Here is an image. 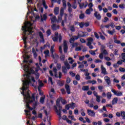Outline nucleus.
I'll use <instances>...</instances> for the list:
<instances>
[{"instance_id": "obj_1", "label": "nucleus", "mask_w": 125, "mask_h": 125, "mask_svg": "<svg viewBox=\"0 0 125 125\" xmlns=\"http://www.w3.org/2000/svg\"><path fill=\"white\" fill-rule=\"evenodd\" d=\"M30 83L31 81H25L22 83L23 86L21 88L22 92H21L23 96H24V99L27 100L26 102V108L29 109V110H33L34 108L30 106V104L33 103L34 102H36V97H35V94H33L32 97H31V91L29 90V86H30Z\"/></svg>"}, {"instance_id": "obj_2", "label": "nucleus", "mask_w": 125, "mask_h": 125, "mask_svg": "<svg viewBox=\"0 0 125 125\" xmlns=\"http://www.w3.org/2000/svg\"><path fill=\"white\" fill-rule=\"evenodd\" d=\"M22 31L23 32V34L25 36H30V35H33V27L31 26H28L27 25L23 26L21 28Z\"/></svg>"}, {"instance_id": "obj_3", "label": "nucleus", "mask_w": 125, "mask_h": 125, "mask_svg": "<svg viewBox=\"0 0 125 125\" xmlns=\"http://www.w3.org/2000/svg\"><path fill=\"white\" fill-rule=\"evenodd\" d=\"M63 63L65 66H62V72L64 73V74H67V70H70V69H71V65L69 64L67 61L64 62Z\"/></svg>"}, {"instance_id": "obj_4", "label": "nucleus", "mask_w": 125, "mask_h": 125, "mask_svg": "<svg viewBox=\"0 0 125 125\" xmlns=\"http://www.w3.org/2000/svg\"><path fill=\"white\" fill-rule=\"evenodd\" d=\"M57 107L59 108V110L58 109H57V107L56 105L54 106V109L55 110V112H56L58 116H59V120L61 119V110H62V106L60 105V104L57 105Z\"/></svg>"}, {"instance_id": "obj_5", "label": "nucleus", "mask_w": 125, "mask_h": 125, "mask_svg": "<svg viewBox=\"0 0 125 125\" xmlns=\"http://www.w3.org/2000/svg\"><path fill=\"white\" fill-rule=\"evenodd\" d=\"M60 15L58 17V21H61L62 20V17L64 15V9L63 8H61Z\"/></svg>"}, {"instance_id": "obj_6", "label": "nucleus", "mask_w": 125, "mask_h": 125, "mask_svg": "<svg viewBox=\"0 0 125 125\" xmlns=\"http://www.w3.org/2000/svg\"><path fill=\"white\" fill-rule=\"evenodd\" d=\"M104 54V55H107V54H108V52L107 51V50L106 49L102 50V51L101 52V53L100 54V55L99 56V58L101 60H102V59H103Z\"/></svg>"}, {"instance_id": "obj_7", "label": "nucleus", "mask_w": 125, "mask_h": 125, "mask_svg": "<svg viewBox=\"0 0 125 125\" xmlns=\"http://www.w3.org/2000/svg\"><path fill=\"white\" fill-rule=\"evenodd\" d=\"M111 92L114 93V95H116V96H122L123 93L121 92H119L118 91H116L114 89H111Z\"/></svg>"}, {"instance_id": "obj_8", "label": "nucleus", "mask_w": 125, "mask_h": 125, "mask_svg": "<svg viewBox=\"0 0 125 125\" xmlns=\"http://www.w3.org/2000/svg\"><path fill=\"white\" fill-rule=\"evenodd\" d=\"M63 51L64 53H67L68 52V44L66 40L63 41Z\"/></svg>"}, {"instance_id": "obj_9", "label": "nucleus", "mask_w": 125, "mask_h": 125, "mask_svg": "<svg viewBox=\"0 0 125 125\" xmlns=\"http://www.w3.org/2000/svg\"><path fill=\"white\" fill-rule=\"evenodd\" d=\"M87 113L88 116H90V117H95V112H94L93 110L87 109Z\"/></svg>"}, {"instance_id": "obj_10", "label": "nucleus", "mask_w": 125, "mask_h": 125, "mask_svg": "<svg viewBox=\"0 0 125 125\" xmlns=\"http://www.w3.org/2000/svg\"><path fill=\"white\" fill-rule=\"evenodd\" d=\"M94 15L96 17L97 20H101V15L98 13V12L96 11L94 13Z\"/></svg>"}, {"instance_id": "obj_11", "label": "nucleus", "mask_w": 125, "mask_h": 125, "mask_svg": "<svg viewBox=\"0 0 125 125\" xmlns=\"http://www.w3.org/2000/svg\"><path fill=\"white\" fill-rule=\"evenodd\" d=\"M104 81L106 82V83H107L108 85H110L111 83V78L108 76L104 77Z\"/></svg>"}, {"instance_id": "obj_12", "label": "nucleus", "mask_w": 125, "mask_h": 125, "mask_svg": "<svg viewBox=\"0 0 125 125\" xmlns=\"http://www.w3.org/2000/svg\"><path fill=\"white\" fill-rule=\"evenodd\" d=\"M55 37L59 38V42L60 43L62 42V36L61 35V34H59L58 35V32H55Z\"/></svg>"}, {"instance_id": "obj_13", "label": "nucleus", "mask_w": 125, "mask_h": 125, "mask_svg": "<svg viewBox=\"0 0 125 125\" xmlns=\"http://www.w3.org/2000/svg\"><path fill=\"white\" fill-rule=\"evenodd\" d=\"M65 88L66 90V92L67 94H71V89H70V86L68 84L65 85Z\"/></svg>"}, {"instance_id": "obj_14", "label": "nucleus", "mask_w": 125, "mask_h": 125, "mask_svg": "<svg viewBox=\"0 0 125 125\" xmlns=\"http://www.w3.org/2000/svg\"><path fill=\"white\" fill-rule=\"evenodd\" d=\"M51 20V23L52 24H53V23H55V22H58V21L57 20V18H56V16H54L52 17V18H50Z\"/></svg>"}, {"instance_id": "obj_15", "label": "nucleus", "mask_w": 125, "mask_h": 125, "mask_svg": "<svg viewBox=\"0 0 125 125\" xmlns=\"http://www.w3.org/2000/svg\"><path fill=\"white\" fill-rule=\"evenodd\" d=\"M87 40L88 42L86 43V45H90L92 43V42H93V38L90 37Z\"/></svg>"}, {"instance_id": "obj_16", "label": "nucleus", "mask_w": 125, "mask_h": 125, "mask_svg": "<svg viewBox=\"0 0 125 125\" xmlns=\"http://www.w3.org/2000/svg\"><path fill=\"white\" fill-rule=\"evenodd\" d=\"M101 69L102 70V74H104V75H107V72H106V68L104 67L103 65L101 66Z\"/></svg>"}, {"instance_id": "obj_17", "label": "nucleus", "mask_w": 125, "mask_h": 125, "mask_svg": "<svg viewBox=\"0 0 125 125\" xmlns=\"http://www.w3.org/2000/svg\"><path fill=\"white\" fill-rule=\"evenodd\" d=\"M41 21L42 22H43V21H46V19H47V16L46 14H43V16L41 15Z\"/></svg>"}, {"instance_id": "obj_18", "label": "nucleus", "mask_w": 125, "mask_h": 125, "mask_svg": "<svg viewBox=\"0 0 125 125\" xmlns=\"http://www.w3.org/2000/svg\"><path fill=\"white\" fill-rule=\"evenodd\" d=\"M38 83H39L38 90H40L41 87H42V86L43 85V83H42V81L40 80H38Z\"/></svg>"}, {"instance_id": "obj_19", "label": "nucleus", "mask_w": 125, "mask_h": 125, "mask_svg": "<svg viewBox=\"0 0 125 125\" xmlns=\"http://www.w3.org/2000/svg\"><path fill=\"white\" fill-rule=\"evenodd\" d=\"M54 13L55 15H58L59 13V8L56 7L55 8L54 10Z\"/></svg>"}, {"instance_id": "obj_20", "label": "nucleus", "mask_w": 125, "mask_h": 125, "mask_svg": "<svg viewBox=\"0 0 125 125\" xmlns=\"http://www.w3.org/2000/svg\"><path fill=\"white\" fill-rule=\"evenodd\" d=\"M118 103V98L117 97L114 98L112 101V104L115 105Z\"/></svg>"}, {"instance_id": "obj_21", "label": "nucleus", "mask_w": 125, "mask_h": 125, "mask_svg": "<svg viewBox=\"0 0 125 125\" xmlns=\"http://www.w3.org/2000/svg\"><path fill=\"white\" fill-rule=\"evenodd\" d=\"M64 19V20L62 21V27H64V26H65V25L64 24V22H67V14H65V16Z\"/></svg>"}, {"instance_id": "obj_22", "label": "nucleus", "mask_w": 125, "mask_h": 125, "mask_svg": "<svg viewBox=\"0 0 125 125\" xmlns=\"http://www.w3.org/2000/svg\"><path fill=\"white\" fill-rule=\"evenodd\" d=\"M69 104L71 109H75V107H76V104L75 103L72 102L71 104Z\"/></svg>"}, {"instance_id": "obj_23", "label": "nucleus", "mask_w": 125, "mask_h": 125, "mask_svg": "<svg viewBox=\"0 0 125 125\" xmlns=\"http://www.w3.org/2000/svg\"><path fill=\"white\" fill-rule=\"evenodd\" d=\"M116 32V30L115 29H113L112 31L111 30H108L107 31L108 34L109 35H111V36H113L114 35V33Z\"/></svg>"}, {"instance_id": "obj_24", "label": "nucleus", "mask_w": 125, "mask_h": 125, "mask_svg": "<svg viewBox=\"0 0 125 125\" xmlns=\"http://www.w3.org/2000/svg\"><path fill=\"white\" fill-rule=\"evenodd\" d=\"M29 65H25L24 66V71H25V72H28L29 71Z\"/></svg>"}, {"instance_id": "obj_25", "label": "nucleus", "mask_w": 125, "mask_h": 125, "mask_svg": "<svg viewBox=\"0 0 125 125\" xmlns=\"http://www.w3.org/2000/svg\"><path fill=\"white\" fill-rule=\"evenodd\" d=\"M78 37L79 38H80V37L81 38H83L84 37H85V35L83 32H81L78 33Z\"/></svg>"}, {"instance_id": "obj_26", "label": "nucleus", "mask_w": 125, "mask_h": 125, "mask_svg": "<svg viewBox=\"0 0 125 125\" xmlns=\"http://www.w3.org/2000/svg\"><path fill=\"white\" fill-rule=\"evenodd\" d=\"M42 0V5L43 7H44L45 9H47L48 8V6L46 5V3L45 2V0Z\"/></svg>"}, {"instance_id": "obj_27", "label": "nucleus", "mask_w": 125, "mask_h": 125, "mask_svg": "<svg viewBox=\"0 0 125 125\" xmlns=\"http://www.w3.org/2000/svg\"><path fill=\"white\" fill-rule=\"evenodd\" d=\"M32 53H33L34 57H37V56H38V54H37V52L34 47L32 48Z\"/></svg>"}, {"instance_id": "obj_28", "label": "nucleus", "mask_w": 125, "mask_h": 125, "mask_svg": "<svg viewBox=\"0 0 125 125\" xmlns=\"http://www.w3.org/2000/svg\"><path fill=\"white\" fill-rule=\"evenodd\" d=\"M83 90H84V91H87L88 89H89V86H83L82 87Z\"/></svg>"}, {"instance_id": "obj_29", "label": "nucleus", "mask_w": 125, "mask_h": 125, "mask_svg": "<svg viewBox=\"0 0 125 125\" xmlns=\"http://www.w3.org/2000/svg\"><path fill=\"white\" fill-rule=\"evenodd\" d=\"M62 6L64 8L67 7V1H66V0H62Z\"/></svg>"}, {"instance_id": "obj_30", "label": "nucleus", "mask_w": 125, "mask_h": 125, "mask_svg": "<svg viewBox=\"0 0 125 125\" xmlns=\"http://www.w3.org/2000/svg\"><path fill=\"white\" fill-rule=\"evenodd\" d=\"M58 39H59V38L56 37V36L52 37V40L55 42H58Z\"/></svg>"}, {"instance_id": "obj_31", "label": "nucleus", "mask_w": 125, "mask_h": 125, "mask_svg": "<svg viewBox=\"0 0 125 125\" xmlns=\"http://www.w3.org/2000/svg\"><path fill=\"white\" fill-rule=\"evenodd\" d=\"M57 83L59 84L60 86H63L64 85V83L60 80L58 81Z\"/></svg>"}, {"instance_id": "obj_32", "label": "nucleus", "mask_w": 125, "mask_h": 125, "mask_svg": "<svg viewBox=\"0 0 125 125\" xmlns=\"http://www.w3.org/2000/svg\"><path fill=\"white\" fill-rule=\"evenodd\" d=\"M51 28H52L53 31H56V30H57V26H56V24H53L51 26Z\"/></svg>"}, {"instance_id": "obj_33", "label": "nucleus", "mask_w": 125, "mask_h": 125, "mask_svg": "<svg viewBox=\"0 0 125 125\" xmlns=\"http://www.w3.org/2000/svg\"><path fill=\"white\" fill-rule=\"evenodd\" d=\"M111 97H112V93H111V92H107V99H111Z\"/></svg>"}, {"instance_id": "obj_34", "label": "nucleus", "mask_w": 125, "mask_h": 125, "mask_svg": "<svg viewBox=\"0 0 125 125\" xmlns=\"http://www.w3.org/2000/svg\"><path fill=\"white\" fill-rule=\"evenodd\" d=\"M96 100L98 103H100V101H101V100H100V96H96Z\"/></svg>"}, {"instance_id": "obj_35", "label": "nucleus", "mask_w": 125, "mask_h": 125, "mask_svg": "<svg viewBox=\"0 0 125 125\" xmlns=\"http://www.w3.org/2000/svg\"><path fill=\"white\" fill-rule=\"evenodd\" d=\"M68 12H69L70 13V16H72V11H73V9H72V7H68Z\"/></svg>"}, {"instance_id": "obj_36", "label": "nucleus", "mask_w": 125, "mask_h": 125, "mask_svg": "<svg viewBox=\"0 0 125 125\" xmlns=\"http://www.w3.org/2000/svg\"><path fill=\"white\" fill-rule=\"evenodd\" d=\"M121 117H122V118H123V119L124 118H125V111H121Z\"/></svg>"}, {"instance_id": "obj_37", "label": "nucleus", "mask_w": 125, "mask_h": 125, "mask_svg": "<svg viewBox=\"0 0 125 125\" xmlns=\"http://www.w3.org/2000/svg\"><path fill=\"white\" fill-rule=\"evenodd\" d=\"M60 59L61 61H64L65 60V55H61Z\"/></svg>"}, {"instance_id": "obj_38", "label": "nucleus", "mask_w": 125, "mask_h": 125, "mask_svg": "<svg viewBox=\"0 0 125 125\" xmlns=\"http://www.w3.org/2000/svg\"><path fill=\"white\" fill-rule=\"evenodd\" d=\"M46 35L47 37H49L50 35H51V31H50V29H48L46 31Z\"/></svg>"}, {"instance_id": "obj_39", "label": "nucleus", "mask_w": 125, "mask_h": 125, "mask_svg": "<svg viewBox=\"0 0 125 125\" xmlns=\"http://www.w3.org/2000/svg\"><path fill=\"white\" fill-rule=\"evenodd\" d=\"M39 35L40 39H42V38H43V34H42V31H40L39 32Z\"/></svg>"}, {"instance_id": "obj_40", "label": "nucleus", "mask_w": 125, "mask_h": 125, "mask_svg": "<svg viewBox=\"0 0 125 125\" xmlns=\"http://www.w3.org/2000/svg\"><path fill=\"white\" fill-rule=\"evenodd\" d=\"M78 25H79L80 28H83V26H84V24L83 22L79 23V24Z\"/></svg>"}, {"instance_id": "obj_41", "label": "nucleus", "mask_w": 125, "mask_h": 125, "mask_svg": "<svg viewBox=\"0 0 125 125\" xmlns=\"http://www.w3.org/2000/svg\"><path fill=\"white\" fill-rule=\"evenodd\" d=\"M75 79H76V80H77V81H80V80H81V76H80V75L77 74L75 76Z\"/></svg>"}, {"instance_id": "obj_42", "label": "nucleus", "mask_w": 125, "mask_h": 125, "mask_svg": "<svg viewBox=\"0 0 125 125\" xmlns=\"http://www.w3.org/2000/svg\"><path fill=\"white\" fill-rule=\"evenodd\" d=\"M56 105H60V99L58 98L57 99V100L56 101Z\"/></svg>"}, {"instance_id": "obj_43", "label": "nucleus", "mask_w": 125, "mask_h": 125, "mask_svg": "<svg viewBox=\"0 0 125 125\" xmlns=\"http://www.w3.org/2000/svg\"><path fill=\"white\" fill-rule=\"evenodd\" d=\"M76 51H81L82 50V47L80 46H77L75 49Z\"/></svg>"}, {"instance_id": "obj_44", "label": "nucleus", "mask_w": 125, "mask_h": 125, "mask_svg": "<svg viewBox=\"0 0 125 125\" xmlns=\"http://www.w3.org/2000/svg\"><path fill=\"white\" fill-rule=\"evenodd\" d=\"M119 71L121 72L125 73V68L123 67H120L119 68Z\"/></svg>"}, {"instance_id": "obj_45", "label": "nucleus", "mask_w": 125, "mask_h": 125, "mask_svg": "<svg viewBox=\"0 0 125 125\" xmlns=\"http://www.w3.org/2000/svg\"><path fill=\"white\" fill-rule=\"evenodd\" d=\"M79 18H80V19H83V18H84V14H81L79 15Z\"/></svg>"}, {"instance_id": "obj_46", "label": "nucleus", "mask_w": 125, "mask_h": 125, "mask_svg": "<svg viewBox=\"0 0 125 125\" xmlns=\"http://www.w3.org/2000/svg\"><path fill=\"white\" fill-rule=\"evenodd\" d=\"M35 76L36 80H39V78H40V73H39V72H37L35 74Z\"/></svg>"}, {"instance_id": "obj_47", "label": "nucleus", "mask_w": 125, "mask_h": 125, "mask_svg": "<svg viewBox=\"0 0 125 125\" xmlns=\"http://www.w3.org/2000/svg\"><path fill=\"white\" fill-rule=\"evenodd\" d=\"M70 31H71V32H75V26H70Z\"/></svg>"}, {"instance_id": "obj_48", "label": "nucleus", "mask_w": 125, "mask_h": 125, "mask_svg": "<svg viewBox=\"0 0 125 125\" xmlns=\"http://www.w3.org/2000/svg\"><path fill=\"white\" fill-rule=\"evenodd\" d=\"M69 42L70 43H73L74 42H75V40L73 38L70 39Z\"/></svg>"}, {"instance_id": "obj_49", "label": "nucleus", "mask_w": 125, "mask_h": 125, "mask_svg": "<svg viewBox=\"0 0 125 125\" xmlns=\"http://www.w3.org/2000/svg\"><path fill=\"white\" fill-rule=\"evenodd\" d=\"M89 53H90V54H91V55H95L96 53H95V51H93V50H90L89 51Z\"/></svg>"}, {"instance_id": "obj_50", "label": "nucleus", "mask_w": 125, "mask_h": 125, "mask_svg": "<svg viewBox=\"0 0 125 125\" xmlns=\"http://www.w3.org/2000/svg\"><path fill=\"white\" fill-rule=\"evenodd\" d=\"M78 45V42H74L72 44V47H77Z\"/></svg>"}, {"instance_id": "obj_51", "label": "nucleus", "mask_w": 125, "mask_h": 125, "mask_svg": "<svg viewBox=\"0 0 125 125\" xmlns=\"http://www.w3.org/2000/svg\"><path fill=\"white\" fill-rule=\"evenodd\" d=\"M88 6L90 9H92V6H93V4L92 3H89L88 5Z\"/></svg>"}, {"instance_id": "obj_52", "label": "nucleus", "mask_w": 125, "mask_h": 125, "mask_svg": "<svg viewBox=\"0 0 125 125\" xmlns=\"http://www.w3.org/2000/svg\"><path fill=\"white\" fill-rule=\"evenodd\" d=\"M61 91L62 94H66V91L65 90V89H64V88L61 89Z\"/></svg>"}, {"instance_id": "obj_53", "label": "nucleus", "mask_w": 125, "mask_h": 125, "mask_svg": "<svg viewBox=\"0 0 125 125\" xmlns=\"http://www.w3.org/2000/svg\"><path fill=\"white\" fill-rule=\"evenodd\" d=\"M69 74H70V75H71V76L72 77H73L76 76V73H74L72 71L69 72Z\"/></svg>"}, {"instance_id": "obj_54", "label": "nucleus", "mask_w": 125, "mask_h": 125, "mask_svg": "<svg viewBox=\"0 0 125 125\" xmlns=\"http://www.w3.org/2000/svg\"><path fill=\"white\" fill-rule=\"evenodd\" d=\"M53 48H54V46L53 45L51 46L50 50L51 53H53L54 52V50H53Z\"/></svg>"}, {"instance_id": "obj_55", "label": "nucleus", "mask_w": 125, "mask_h": 125, "mask_svg": "<svg viewBox=\"0 0 125 125\" xmlns=\"http://www.w3.org/2000/svg\"><path fill=\"white\" fill-rule=\"evenodd\" d=\"M48 81L49 82H50L51 84H53V82H52V78L51 77H49Z\"/></svg>"}, {"instance_id": "obj_56", "label": "nucleus", "mask_w": 125, "mask_h": 125, "mask_svg": "<svg viewBox=\"0 0 125 125\" xmlns=\"http://www.w3.org/2000/svg\"><path fill=\"white\" fill-rule=\"evenodd\" d=\"M104 59L106 61H111V58L109 57H105Z\"/></svg>"}, {"instance_id": "obj_57", "label": "nucleus", "mask_w": 125, "mask_h": 125, "mask_svg": "<svg viewBox=\"0 0 125 125\" xmlns=\"http://www.w3.org/2000/svg\"><path fill=\"white\" fill-rule=\"evenodd\" d=\"M114 43H117V44H121V41L120 40H114Z\"/></svg>"}, {"instance_id": "obj_58", "label": "nucleus", "mask_w": 125, "mask_h": 125, "mask_svg": "<svg viewBox=\"0 0 125 125\" xmlns=\"http://www.w3.org/2000/svg\"><path fill=\"white\" fill-rule=\"evenodd\" d=\"M94 36L95 37V38H96V39H99V35H98V34H97V33L96 32H94Z\"/></svg>"}, {"instance_id": "obj_59", "label": "nucleus", "mask_w": 125, "mask_h": 125, "mask_svg": "<svg viewBox=\"0 0 125 125\" xmlns=\"http://www.w3.org/2000/svg\"><path fill=\"white\" fill-rule=\"evenodd\" d=\"M38 105V102H35L34 104H33V107L34 109H36V106Z\"/></svg>"}, {"instance_id": "obj_60", "label": "nucleus", "mask_w": 125, "mask_h": 125, "mask_svg": "<svg viewBox=\"0 0 125 125\" xmlns=\"http://www.w3.org/2000/svg\"><path fill=\"white\" fill-rule=\"evenodd\" d=\"M66 83H71V79H70V78H69V77L67 78Z\"/></svg>"}, {"instance_id": "obj_61", "label": "nucleus", "mask_w": 125, "mask_h": 125, "mask_svg": "<svg viewBox=\"0 0 125 125\" xmlns=\"http://www.w3.org/2000/svg\"><path fill=\"white\" fill-rule=\"evenodd\" d=\"M44 102V98L41 97L40 98V103H43Z\"/></svg>"}, {"instance_id": "obj_62", "label": "nucleus", "mask_w": 125, "mask_h": 125, "mask_svg": "<svg viewBox=\"0 0 125 125\" xmlns=\"http://www.w3.org/2000/svg\"><path fill=\"white\" fill-rule=\"evenodd\" d=\"M85 13L88 15L90 14V10L89 9H87L85 11Z\"/></svg>"}, {"instance_id": "obj_63", "label": "nucleus", "mask_w": 125, "mask_h": 125, "mask_svg": "<svg viewBox=\"0 0 125 125\" xmlns=\"http://www.w3.org/2000/svg\"><path fill=\"white\" fill-rule=\"evenodd\" d=\"M110 26L111 27V28H115V23L113 22H111L109 24Z\"/></svg>"}, {"instance_id": "obj_64", "label": "nucleus", "mask_w": 125, "mask_h": 125, "mask_svg": "<svg viewBox=\"0 0 125 125\" xmlns=\"http://www.w3.org/2000/svg\"><path fill=\"white\" fill-rule=\"evenodd\" d=\"M122 56V59H124V58H125V53H122L121 54Z\"/></svg>"}]
</instances>
